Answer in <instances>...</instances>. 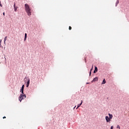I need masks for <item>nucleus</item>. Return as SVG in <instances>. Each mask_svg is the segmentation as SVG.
<instances>
[{
    "label": "nucleus",
    "instance_id": "nucleus-9",
    "mask_svg": "<svg viewBox=\"0 0 129 129\" xmlns=\"http://www.w3.org/2000/svg\"><path fill=\"white\" fill-rule=\"evenodd\" d=\"M105 83H106V81H105V79H104L103 82H102V84H105Z\"/></svg>",
    "mask_w": 129,
    "mask_h": 129
},
{
    "label": "nucleus",
    "instance_id": "nucleus-26",
    "mask_svg": "<svg viewBox=\"0 0 129 129\" xmlns=\"http://www.w3.org/2000/svg\"><path fill=\"white\" fill-rule=\"evenodd\" d=\"M76 107V106H75V107L74 108V109H75Z\"/></svg>",
    "mask_w": 129,
    "mask_h": 129
},
{
    "label": "nucleus",
    "instance_id": "nucleus-14",
    "mask_svg": "<svg viewBox=\"0 0 129 129\" xmlns=\"http://www.w3.org/2000/svg\"><path fill=\"white\" fill-rule=\"evenodd\" d=\"M81 106V104H78L77 107L76 108V109H78L79 107H80Z\"/></svg>",
    "mask_w": 129,
    "mask_h": 129
},
{
    "label": "nucleus",
    "instance_id": "nucleus-2",
    "mask_svg": "<svg viewBox=\"0 0 129 129\" xmlns=\"http://www.w3.org/2000/svg\"><path fill=\"white\" fill-rule=\"evenodd\" d=\"M26 95L24 94H21L19 96V101H20L21 102L22 100H23L24 98H26Z\"/></svg>",
    "mask_w": 129,
    "mask_h": 129
},
{
    "label": "nucleus",
    "instance_id": "nucleus-1",
    "mask_svg": "<svg viewBox=\"0 0 129 129\" xmlns=\"http://www.w3.org/2000/svg\"><path fill=\"white\" fill-rule=\"evenodd\" d=\"M25 11L28 14V16H31L32 15V10L30 9V6L28 4L25 5Z\"/></svg>",
    "mask_w": 129,
    "mask_h": 129
},
{
    "label": "nucleus",
    "instance_id": "nucleus-15",
    "mask_svg": "<svg viewBox=\"0 0 129 129\" xmlns=\"http://www.w3.org/2000/svg\"><path fill=\"white\" fill-rule=\"evenodd\" d=\"M93 70V64L92 66V68L90 70V71L91 72V71H92V70Z\"/></svg>",
    "mask_w": 129,
    "mask_h": 129
},
{
    "label": "nucleus",
    "instance_id": "nucleus-20",
    "mask_svg": "<svg viewBox=\"0 0 129 129\" xmlns=\"http://www.w3.org/2000/svg\"><path fill=\"white\" fill-rule=\"evenodd\" d=\"M16 4H14V8H16Z\"/></svg>",
    "mask_w": 129,
    "mask_h": 129
},
{
    "label": "nucleus",
    "instance_id": "nucleus-10",
    "mask_svg": "<svg viewBox=\"0 0 129 129\" xmlns=\"http://www.w3.org/2000/svg\"><path fill=\"white\" fill-rule=\"evenodd\" d=\"M7 39H8V36H6V37H5V39H4L5 44H6V41H7Z\"/></svg>",
    "mask_w": 129,
    "mask_h": 129
},
{
    "label": "nucleus",
    "instance_id": "nucleus-19",
    "mask_svg": "<svg viewBox=\"0 0 129 129\" xmlns=\"http://www.w3.org/2000/svg\"><path fill=\"white\" fill-rule=\"evenodd\" d=\"M0 7H3V5H2V4H1V1H0Z\"/></svg>",
    "mask_w": 129,
    "mask_h": 129
},
{
    "label": "nucleus",
    "instance_id": "nucleus-18",
    "mask_svg": "<svg viewBox=\"0 0 129 129\" xmlns=\"http://www.w3.org/2000/svg\"><path fill=\"white\" fill-rule=\"evenodd\" d=\"M110 129H113V126H111Z\"/></svg>",
    "mask_w": 129,
    "mask_h": 129
},
{
    "label": "nucleus",
    "instance_id": "nucleus-16",
    "mask_svg": "<svg viewBox=\"0 0 129 129\" xmlns=\"http://www.w3.org/2000/svg\"><path fill=\"white\" fill-rule=\"evenodd\" d=\"M69 30H72V27H71V26H69Z\"/></svg>",
    "mask_w": 129,
    "mask_h": 129
},
{
    "label": "nucleus",
    "instance_id": "nucleus-23",
    "mask_svg": "<svg viewBox=\"0 0 129 129\" xmlns=\"http://www.w3.org/2000/svg\"><path fill=\"white\" fill-rule=\"evenodd\" d=\"M3 118H4V119L6 118V116H4V117H3Z\"/></svg>",
    "mask_w": 129,
    "mask_h": 129
},
{
    "label": "nucleus",
    "instance_id": "nucleus-13",
    "mask_svg": "<svg viewBox=\"0 0 129 129\" xmlns=\"http://www.w3.org/2000/svg\"><path fill=\"white\" fill-rule=\"evenodd\" d=\"M18 10V7H14V11L17 12V10Z\"/></svg>",
    "mask_w": 129,
    "mask_h": 129
},
{
    "label": "nucleus",
    "instance_id": "nucleus-25",
    "mask_svg": "<svg viewBox=\"0 0 129 129\" xmlns=\"http://www.w3.org/2000/svg\"><path fill=\"white\" fill-rule=\"evenodd\" d=\"M3 16H5V12L3 13Z\"/></svg>",
    "mask_w": 129,
    "mask_h": 129
},
{
    "label": "nucleus",
    "instance_id": "nucleus-24",
    "mask_svg": "<svg viewBox=\"0 0 129 129\" xmlns=\"http://www.w3.org/2000/svg\"><path fill=\"white\" fill-rule=\"evenodd\" d=\"M85 61L86 62V58H85Z\"/></svg>",
    "mask_w": 129,
    "mask_h": 129
},
{
    "label": "nucleus",
    "instance_id": "nucleus-22",
    "mask_svg": "<svg viewBox=\"0 0 129 129\" xmlns=\"http://www.w3.org/2000/svg\"><path fill=\"white\" fill-rule=\"evenodd\" d=\"M90 76V75H91V72H90V74H89Z\"/></svg>",
    "mask_w": 129,
    "mask_h": 129
},
{
    "label": "nucleus",
    "instance_id": "nucleus-5",
    "mask_svg": "<svg viewBox=\"0 0 129 129\" xmlns=\"http://www.w3.org/2000/svg\"><path fill=\"white\" fill-rule=\"evenodd\" d=\"M95 81H98V77L94 78L93 80L92 81V82H95Z\"/></svg>",
    "mask_w": 129,
    "mask_h": 129
},
{
    "label": "nucleus",
    "instance_id": "nucleus-11",
    "mask_svg": "<svg viewBox=\"0 0 129 129\" xmlns=\"http://www.w3.org/2000/svg\"><path fill=\"white\" fill-rule=\"evenodd\" d=\"M26 40H27V33L25 34L24 41H26Z\"/></svg>",
    "mask_w": 129,
    "mask_h": 129
},
{
    "label": "nucleus",
    "instance_id": "nucleus-17",
    "mask_svg": "<svg viewBox=\"0 0 129 129\" xmlns=\"http://www.w3.org/2000/svg\"><path fill=\"white\" fill-rule=\"evenodd\" d=\"M117 128H120V127L119 126V125H117Z\"/></svg>",
    "mask_w": 129,
    "mask_h": 129
},
{
    "label": "nucleus",
    "instance_id": "nucleus-21",
    "mask_svg": "<svg viewBox=\"0 0 129 129\" xmlns=\"http://www.w3.org/2000/svg\"><path fill=\"white\" fill-rule=\"evenodd\" d=\"M82 102H83V101H81V103L80 104H81V105H82Z\"/></svg>",
    "mask_w": 129,
    "mask_h": 129
},
{
    "label": "nucleus",
    "instance_id": "nucleus-12",
    "mask_svg": "<svg viewBox=\"0 0 129 129\" xmlns=\"http://www.w3.org/2000/svg\"><path fill=\"white\" fill-rule=\"evenodd\" d=\"M118 4H119V1H118V0H117V2H116V7L117 6V5H118Z\"/></svg>",
    "mask_w": 129,
    "mask_h": 129
},
{
    "label": "nucleus",
    "instance_id": "nucleus-6",
    "mask_svg": "<svg viewBox=\"0 0 129 129\" xmlns=\"http://www.w3.org/2000/svg\"><path fill=\"white\" fill-rule=\"evenodd\" d=\"M108 115H109V118H110V119H112V118L113 117V115H112V114H110V113H108Z\"/></svg>",
    "mask_w": 129,
    "mask_h": 129
},
{
    "label": "nucleus",
    "instance_id": "nucleus-8",
    "mask_svg": "<svg viewBox=\"0 0 129 129\" xmlns=\"http://www.w3.org/2000/svg\"><path fill=\"white\" fill-rule=\"evenodd\" d=\"M97 71H98L97 67H95V70L94 71V73H96V72H97Z\"/></svg>",
    "mask_w": 129,
    "mask_h": 129
},
{
    "label": "nucleus",
    "instance_id": "nucleus-7",
    "mask_svg": "<svg viewBox=\"0 0 129 129\" xmlns=\"http://www.w3.org/2000/svg\"><path fill=\"white\" fill-rule=\"evenodd\" d=\"M29 85H30V79L27 82L26 87H29Z\"/></svg>",
    "mask_w": 129,
    "mask_h": 129
},
{
    "label": "nucleus",
    "instance_id": "nucleus-4",
    "mask_svg": "<svg viewBox=\"0 0 129 129\" xmlns=\"http://www.w3.org/2000/svg\"><path fill=\"white\" fill-rule=\"evenodd\" d=\"M25 88V85H23L22 87V88L21 89V93H22V94H24V89Z\"/></svg>",
    "mask_w": 129,
    "mask_h": 129
},
{
    "label": "nucleus",
    "instance_id": "nucleus-3",
    "mask_svg": "<svg viewBox=\"0 0 129 129\" xmlns=\"http://www.w3.org/2000/svg\"><path fill=\"white\" fill-rule=\"evenodd\" d=\"M105 119L107 122H110V121L111 120L110 119L108 116H106Z\"/></svg>",
    "mask_w": 129,
    "mask_h": 129
}]
</instances>
